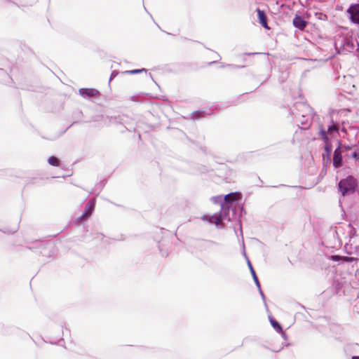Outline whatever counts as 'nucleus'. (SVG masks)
<instances>
[{
	"label": "nucleus",
	"mask_w": 359,
	"mask_h": 359,
	"mask_svg": "<svg viewBox=\"0 0 359 359\" xmlns=\"http://www.w3.org/2000/svg\"><path fill=\"white\" fill-rule=\"evenodd\" d=\"M357 185V180L353 176H348L339 182V189L341 194L345 196L347 194L354 193Z\"/></svg>",
	"instance_id": "1"
},
{
	"label": "nucleus",
	"mask_w": 359,
	"mask_h": 359,
	"mask_svg": "<svg viewBox=\"0 0 359 359\" xmlns=\"http://www.w3.org/2000/svg\"><path fill=\"white\" fill-rule=\"evenodd\" d=\"M241 198V194L237 192L230 193L224 196V201L221 204V209L225 211H229L230 205L236 201H238Z\"/></svg>",
	"instance_id": "2"
},
{
	"label": "nucleus",
	"mask_w": 359,
	"mask_h": 359,
	"mask_svg": "<svg viewBox=\"0 0 359 359\" xmlns=\"http://www.w3.org/2000/svg\"><path fill=\"white\" fill-rule=\"evenodd\" d=\"M318 136L325 143V149L327 152V155H330L332 151V144L330 137L326 133L325 128L323 124L319 126Z\"/></svg>",
	"instance_id": "3"
},
{
	"label": "nucleus",
	"mask_w": 359,
	"mask_h": 359,
	"mask_svg": "<svg viewBox=\"0 0 359 359\" xmlns=\"http://www.w3.org/2000/svg\"><path fill=\"white\" fill-rule=\"evenodd\" d=\"M351 21L355 24H359V4L351 5L347 10Z\"/></svg>",
	"instance_id": "4"
},
{
	"label": "nucleus",
	"mask_w": 359,
	"mask_h": 359,
	"mask_svg": "<svg viewBox=\"0 0 359 359\" xmlns=\"http://www.w3.org/2000/svg\"><path fill=\"white\" fill-rule=\"evenodd\" d=\"M341 142H339L338 147L335 149L334 152V156H333V165L334 168H337L341 166L342 163V156L341 154L343 151L341 150Z\"/></svg>",
	"instance_id": "5"
},
{
	"label": "nucleus",
	"mask_w": 359,
	"mask_h": 359,
	"mask_svg": "<svg viewBox=\"0 0 359 359\" xmlns=\"http://www.w3.org/2000/svg\"><path fill=\"white\" fill-rule=\"evenodd\" d=\"M327 127V128L325 131L329 137L330 136L333 137L334 134L338 133L339 127L332 118L328 120Z\"/></svg>",
	"instance_id": "6"
},
{
	"label": "nucleus",
	"mask_w": 359,
	"mask_h": 359,
	"mask_svg": "<svg viewBox=\"0 0 359 359\" xmlns=\"http://www.w3.org/2000/svg\"><path fill=\"white\" fill-rule=\"evenodd\" d=\"M79 92L84 97H93L100 95V92L95 88H81Z\"/></svg>",
	"instance_id": "7"
},
{
	"label": "nucleus",
	"mask_w": 359,
	"mask_h": 359,
	"mask_svg": "<svg viewBox=\"0 0 359 359\" xmlns=\"http://www.w3.org/2000/svg\"><path fill=\"white\" fill-rule=\"evenodd\" d=\"M257 15L259 18V23L266 29H269V27L267 23V17L264 13V11L260 10L259 8L257 9Z\"/></svg>",
	"instance_id": "8"
},
{
	"label": "nucleus",
	"mask_w": 359,
	"mask_h": 359,
	"mask_svg": "<svg viewBox=\"0 0 359 359\" xmlns=\"http://www.w3.org/2000/svg\"><path fill=\"white\" fill-rule=\"evenodd\" d=\"M95 208L94 201H90L88 202L85 207L84 212L81 215V218L85 219L91 215Z\"/></svg>",
	"instance_id": "9"
},
{
	"label": "nucleus",
	"mask_w": 359,
	"mask_h": 359,
	"mask_svg": "<svg viewBox=\"0 0 359 359\" xmlns=\"http://www.w3.org/2000/svg\"><path fill=\"white\" fill-rule=\"evenodd\" d=\"M293 25L295 27L299 29H304L307 25V22L299 15H296L293 19Z\"/></svg>",
	"instance_id": "10"
},
{
	"label": "nucleus",
	"mask_w": 359,
	"mask_h": 359,
	"mask_svg": "<svg viewBox=\"0 0 359 359\" xmlns=\"http://www.w3.org/2000/svg\"><path fill=\"white\" fill-rule=\"evenodd\" d=\"M208 219V217H206ZM208 221L211 223L215 224L216 225H219L222 219V215L220 214L219 216L213 215L208 217Z\"/></svg>",
	"instance_id": "11"
},
{
	"label": "nucleus",
	"mask_w": 359,
	"mask_h": 359,
	"mask_svg": "<svg viewBox=\"0 0 359 359\" xmlns=\"http://www.w3.org/2000/svg\"><path fill=\"white\" fill-rule=\"evenodd\" d=\"M48 163L53 166H60V160L54 156H51L48 158Z\"/></svg>",
	"instance_id": "12"
},
{
	"label": "nucleus",
	"mask_w": 359,
	"mask_h": 359,
	"mask_svg": "<svg viewBox=\"0 0 359 359\" xmlns=\"http://www.w3.org/2000/svg\"><path fill=\"white\" fill-rule=\"evenodd\" d=\"M248 265H249V267H250V272L252 273V276L253 277V279L256 283V285L258 286V287H260V284H259V280H258V278L256 275V273L251 264V263L250 262H248Z\"/></svg>",
	"instance_id": "13"
},
{
	"label": "nucleus",
	"mask_w": 359,
	"mask_h": 359,
	"mask_svg": "<svg viewBox=\"0 0 359 359\" xmlns=\"http://www.w3.org/2000/svg\"><path fill=\"white\" fill-rule=\"evenodd\" d=\"M271 324L273 326V327L278 332H282V327L274 319L270 320Z\"/></svg>",
	"instance_id": "14"
},
{
	"label": "nucleus",
	"mask_w": 359,
	"mask_h": 359,
	"mask_svg": "<svg viewBox=\"0 0 359 359\" xmlns=\"http://www.w3.org/2000/svg\"><path fill=\"white\" fill-rule=\"evenodd\" d=\"M146 72L147 70L145 69H134V70L127 71V72H126V73L129 74H137V73H140V72Z\"/></svg>",
	"instance_id": "15"
},
{
	"label": "nucleus",
	"mask_w": 359,
	"mask_h": 359,
	"mask_svg": "<svg viewBox=\"0 0 359 359\" xmlns=\"http://www.w3.org/2000/svg\"><path fill=\"white\" fill-rule=\"evenodd\" d=\"M356 259L355 257H346V256H342V261L344 262H351L354 260H355Z\"/></svg>",
	"instance_id": "16"
},
{
	"label": "nucleus",
	"mask_w": 359,
	"mask_h": 359,
	"mask_svg": "<svg viewBox=\"0 0 359 359\" xmlns=\"http://www.w3.org/2000/svg\"><path fill=\"white\" fill-rule=\"evenodd\" d=\"M330 259L331 260H332V261L338 262V261L342 260V256H340V255H332V256H330Z\"/></svg>",
	"instance_id": "17"
},
{
	"label": "nucleus",
	"mask_w": 359,
	"mask_h": 359,
	"mask_svg": "<svg viewBox=\"0 0 359 359\" xmlns=\"http://www.w3.org/2000/svg\"><path fill=\"white\" fill-rule=\"evenodd\" d=\"M221 199H222V196H214L212 198V201L215 203L219 202L221 201Z\"/></svg>",
	"instance_id": "18"
},
{
	"label": "nucleus",
	"mask_w": 359,
	"mask_h": 359,
	"mask_svg": "<svg viewBox=\"0 0 359 359\" xmlns=\"http://www.w3.org/2000/svg\"><path fill=\"white\" fill-rule=\"evenodd\" d=\"M352 156H353V158H357V156H358V154H357V153H356V152H353V154H352Z\"/></svg>",
	"instance_id": "19"
},
{
	"label": "nucleus",
	"mask_w": 359,
	"mask_h": 359,
	"mask_svg": "<svg viewBox=\"0 0 359 359\" xmlns=\"http://www.w3.org/2000/svg\"><path fill=\"white\" fill-rule=\"evenodd\" d=\"M352 359H359V356H353Z\"/></svg>",
	"instance_id": "20"
}]
</instances>
